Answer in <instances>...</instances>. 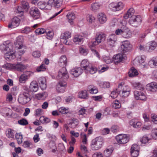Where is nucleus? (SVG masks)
<instances>
[{"mask_svg": "<svg viewBox=\"0 0 157 157\" xmlns=\"http://www.w3.org/2000/svg\"><path fill=\"white\" fill-rule=\"evenodd\" d=\"M146 87L148 90L154 92L157 90V84L155 82H152L147 84Z\"/></svg>", "mask_w": 157, "mask_h": 157, "instance_id": "nucleus-22", "label": "nucleus"}, {"mask_svg": "<svg viewBox=\"0 0 157 157\" xmlns=\"http://www.w3.org/2000/svg\"><path fill=\"white\" fill-rule=\"evenodd\" d=\"M149 63H152L155 66H157V57L153 58L149 62Z\"/></svg>", "mask_w": 157, "mask_h": 157, "instance_id": "nucleus-62", "label": "nucleus"}, {"mask_svg": "<svg viewBox=\"0 0 157 157\" xmlns=\"http://www.w3.org/2000/svg\"><path fill=\"white\" fill-rule=\"evenodd\" d=\"M81 136L82 138V142L84 144H86L87 143V138L85 134H84L82 136V133L81 134Z\"/></svg>", "mask_w": 157, "mask_h": 157, "instance_id": "nucleus-57", "label": "nucleus"}, {"mask_svg": "<svg viewBox=\"0 0 157 157\" xmlns=\"http://www.w3.org/2000/svg\"><path fill=\"white\" fill-rule=\"evenodd\" d=\"M103 143V139L101 137L99 136L96 137L91 141V149L94 151L100 149L102 146Z\"/></svg>", "mask_w": 157, "mask_h": 157, "instance_id": "nucleus-3", "label": "nucleus"}, {"mask_svg": "<svg viewBox=\"0 0 157 157\" xmlns=\"http://www.w3.org/2000/svg\"><path fill=\"white\" fill-rule=\"evenodd\" d=\"M117 36L114 34L110 35L108 38L107 42L108 44L113 47L114 46L115 44L117 41Z\"/></svg>", "mask_w": 157, "mask_h": 157, "instance_id": "nucleus-13", "label": "nucleus"}, {"mask_svg": "<svg viewBox=\"0 0 157 157\" xmlns=\"http://www.w3.org/2000/svg\"><path fill=\"white\" fill-rule=\"evenodd\" d=\"M134 94L136 99L142 100H146V96L142 92L136 90L134 91Z\"/></svg>", "mask_w": 157, "mask_h": 157, "instance_id": "nucleus-15", "label": "nucleus"}, {"mask_svg": "<svg viewBox=\"0 0 157 157\" xmlns=\"http://www.w3.org/2000/svg\"><path fill=\"white\" fill-rule=\"evenodd\" d=\"M89 91L90 93L92 94H96L98 92L97 88L93 86H89Z\"/></svg>", "mask_w": 157, "mask_h": 157, "instance_id": "nucleus-43", "label": "nucleus"}, {"mask_svg": "<svg viewBox=\"0 0 157 157\" xmlns=\"http://www.w3.org/2000/svg\"><path fill=\"white\" fill-rule=\"evenodd\" d=\"M30 76V73L26 72L22 74L19 77V81L20 83H24Z\"/></svg>", "mask_w": 157, "mask_h": 157, "instance_id": "nucleus-18", "label": "nucleus"}, {"mask_svg": "<svg viewBox=\"0 0 157 157\" xmlns=\"http://www.w3.org/2000/svg\"><path fill=\"white\" fill-rule=\"evenodd\" d=\"M122 91V96L124 97H128L130 94L131 91L130 88L128 86L125 85L123 82L121 83L118 86V89L116 90L115 92H113L111 94V96L113 98H116L117 94V93H120Z\"/></svg>", "mask_w": 157, "mask_h": 157, "instance_id": "nucleus-2", "label": "nucleus"}, {"mask_svg": "<svg viewBox=\"0 0 157 157\" xmlns=\"http://www.w3.org/2000/svg\"><path fill=\"white\" fill-rule=\"evenodd\" d=\"M124 29L122 33V36L125 38H129L131 35L129 29L125 25L123 26Z\"/></svg>", "mask_w": 157, "mask_h": 157, "instance_id": "nucleus-27", "label": "nucleus"}, {"mask_svg": "<svg viewBox=\"0 0 157 157\" xmlns=\"http://www.w3.org/2000/svg\"><path fill=\"white\" fill-rule=\"evenodd\" d=\"M122 43V44L121 46V49L124 53L130 49V43L127 40L124 41Z\"/></svg>", "mask_w": 157, "mask_h": 157, "instance_id": "nucleus-19", "label": "nucleus"}, {"mask_svg": "<svg viewBox=\"0 0 157 157\" xmlns=\"http://www.w3.org/2000/svg\"><path fill=\"white\" fill-rule=\"evenodd\" d=\"M67 85V82L64 81H59L58 82V84L57 85V86H62L63 87H64V88H65Z\"/></svg>", "mask_w": 157, "mask_h": 157, "instance_id": "nucleus-58", "label": "nucleus"}, {"mask_svg": "<svg viewBox=\"0 0 157 157\" xmlns=\"http://www.w3.org/2000/svg\"><path fill=\"white\" fill-rule=\"evenodd\" d=\"M46 2L43 1H39L37 3L38 7L41 9H44Z\"/></svg>", "mask_w": 157, "mask_h": 157, "instance_id": "nucleus-53", "label": "nucleus"}, {"mask_svg": "<svg viewBox=\"0 0 157 157\" xmlns=\"http://www.w3.org/2000/svg\"><path fill=\"white\" fill-rule=\"evenodd\" d=\"M59 111L62 114L67 113L69 112L68 109L64 107H61L59 109Z\"/></svg>", "mask_w": 157, "mask_h": 157, "instance_id": "nucleus-47", "label": "nucleus"}, {"mask_svg": "<svg viewBox=\"0 0 157 157\" xmlns=\"http://www.w3.org/2000/svg\"><path fill=\"white\" fill-rule=\"evenodd\" d=\"M38 81L41 89L43 90H45L47 87L46 78L44 77H40L38 78Z\"/></svg>", "mask_w": 157, "mask_h": 157, "instance_id": "nucleus-20", "label": "nucleus"}, {"mask_svg": "<svg viewBox=\"0 0 157 157\" xmlns=\"http://www.w3.org/2000/svg\"><path fill=\"white\" fill-rule=\"evenodd\" d=\"M30 15L34 18L37 19L40 18V13L38 8L35 7H31L29 10Z\"/></svg>", "mask_w": 157, "mask_h": 157, "instance_id": "nucleus-11", "label": "nucleus"}, {"mask_svg": "<svg viewBox=\"0 0 157 157\" xmlns=\"http://www.w3.org/2000/svg\"><path fill=\"white\" fill-rule=\"evenodd\" d=\"M22 7L25 11H27L29 7V3L27 2L24 1L21 2Z\"/></svg>", "mask_w": 157, "mask_h": 157, "instance_id": "nucleus-42", "label": "nucleus"}, {"mask_svg": "<svg viewBox=\"0 0 157 157\" xmlns=\"http://www.w3.org/2000/svg\"><path fill=\"white\" fill-rule=\"evenodd\" d=\"M87 20L90 23H92L95 20V17L92 15H88L87 16Z\"/></svg>", "mask_w": 157, "mask_h": 157, "instance_id": "nucleus-49", "label": "nucleus"}, {"mask_svg": "<svg viewBox=\"0 0 157 157\" xmlns=\"http://www.w3.org/2000/svg\"><path fill=\"white\" fill-rule=\"evenodd\" d=\"M157 44L155 41L151 42L149 44V49L151 50H153L155 49L157 47Z\"/></svg>", "mask_w": 157, "mask_h": 157, "instance_id": "nucleus-48", "label": "nucleus"}, {"mask_svg": "<svg viewBox=\"0 0 157 157\" xmlns=\"http://www.w3.org/2000/svg\"><path fill=\"white\" fill-rule=\"evenodd\" d=\"M59 65L62 67H65L67 63V58L65 55L61 56L59 59L58 62Z\"/></svg>", "mask_w": 157, "mask_h": 157, "instance_id": "nucleus-21", "label": "nucleus"}, {"mask_svg": "<svg viewBox=\"0 0 157 157\" xmlns=\"http://www.w3.org/2000/svg\"><path fill=\"white\" fill-rule=\"evenodd\" d=\"M153 138L157 140V129H154L152 131V135Z\"/></svg>", "mask_w": 157, "mask_h": 157, "instance_id": "nucleus-56", "label": "nucleus"}, {"mask_svg": "<svg viewBox=\"0 0 157 157\" xmlns=\"http://www.w3.org/2000/svg\"><path fill=\"white\" fill-rule=\"evenodd\" d=\"M48 2L52 7L58 8L62 5V2L59 0H49Z\"/></svg>", "mask_w": 157, "mask_h": 157, "instance_id": "nucleus-24", "label": "nucleus"}, {"mask_svg": "<svg viewBox=\"0 0 157 157\" xmlns=\"http://www.w3.org/2000/svg\"><path fill=\"white\" fill-rule=\"evenodd\" d=\"M105 38V35L102 33H97L95 37V41H92L89 44L90 47H94L99 44L101 41Z\"/></svg>", "mask_w": 157, "mask_h": 157, "instance_id": "nucleus-6", "label": "nucleus"}, {"mask_svg": "<svg viewBox=\"0 0 157 157\" xmlns=\"http://www.w3.org/2000/svg\"><path fill=\"white\" fill-rule=\"evenodd\" d=\"M129 124L130 125L136 128H140L142 125L141 122L136 119H132L130 120Z\"/></svg>", "mask_w": 157, "mask_h": 157, "instance_id": "nucleus-16", "label": "nucleus"}, {"mask_svg": "<svg viewBox=\"0 0 157 157\" xmlns=\"http://www.w3.org/2000/svg\"><path fill=\"white\" fill-rule=\"evenodd\" d=\"M135 12V11L134 9L132 8H130L128 11L127 13H125L124 16V17L125 19H127L129 17L131 18L133 17L134 16V14Z\"/></svg>", "mask_w": 157, "mask_h": 157, "instance_id": "nucleus-29", "label": "nucleus"}, {"mask_svg": "<svg viewBox=\"0 0 157 157\" xmlns=\"http://www.w3.org/2000/svg\"><path fill=\"white\" fill-rule=\"evenodd\" d=\"M145 59L144 56H138L134 60V62L136 65L140 66L144 63Z\"/></svg>", "mask_w": 157, "mask_h": 157, "instance_id": "nucleus-17", "label": "nucleus"}, {"mask_svg": "<svg viewBox=\"0 0 157 157\" xmlns=\"http://www.w3.org/2000/svg\"><path fill=\"white\" fill-rule=\"evenodd\" d=\"M0 49L2 51L6 52L4 57L7 60H11L15 58L13 44L9 41H6L1 44Z\"/></svg>", "mask_w": 157, "mask_h": 157, "instance_id": "nucleus-1", "label": "nucleus"}, {"mask_svg": "<svg viewBox=\"0 0 157 157\" xmlns=\"http://www.w3.org/2000/svg\"><path fill=\"white\" fill-rule=\"evenodd\" d=\"M45 32V30L44 29L38 28L35 30V33L36 34L39 35L43 34Z\"/></svg>", "mask_w": 157, "mask_h": 157, "instance_id": "nucleus-52", "label": "nucleus"}, {"mask_svg": "<svg viewBox=\"0 0 157 157\" xmlns=\"http://www.w3.org/2000/svg\"><path fill=\"white\" fill-rule=\"evenodd\" d=\"M15 137L18 144H20L22 143L23 136L21 133H17L16 134Z\"/></svg>", "mask_w": 157, "mask_h": 157, "instance_id": "nucleus-39", "label": "nucleus"}, {"mask_svg": "<svg viewBox=\"0 0 157 157\" xmlns=\"http://www.w3.org/2000/svg\"><path fill=\"white\" fill-rule=\"evenodd\" d=\"M20 21V20L17 17H14L12 19L11 22L9 23L8 28L13 29L17 27L19 24Z\"/></svg>", "mask_w": 157, "mask_h": 157, "instance_id": "nucleus-12", "label": "nucleus"}, {"mask_svg": "<svg viewBox=\"0 0 157 157\" xmlns=\"http://www.w3.org/2000/svg\"><path fill=\"white\" fill-rule=\"evenodd\" d=\"M18 122L19 124L23 125H25L28 124L27 120L24 119H22L18 121Z\"/></svg>", "mask_w": 157, "mask_h": 157, "instance_id": "nucleus-54", "label": "nucleus"}, {"mask_svg": "<svg viewBox=\"0 0 157 157\" xmlns=\"http://www.w3.org/2000/svg\"><path fill=\"white\" fill-rule=\"evenodd\" d=\"M69 77L67 69L65 67H62L58 72V75L56 76V79L59 80L61 78L67 79Z\"/></svg>", "mask_w": 157, "mask_h": 157, "instance_id": "nucleus-10", "label": "nucleus"}, {"mask_svg": "<svg viewBox=\"0 0 157 157\" xmlns=\"http://www.w3.org/2000/svg\"><path fill=\"white\" fill-rule=\"evenodd\" d=\"M139 151H131V156L132 157H137L139 155Z\"/></svg>", "mask_w": 157, "mask_h": 157, "instance_id": "nucleus-64", "label": "nucleus"}, {"mask_svg": "<svg viewBox=\"0 0 157 157\" xmlns=\"http://www.w3.org/2000/svg\"><path fill=\"white\" fill-rule=\"evenodd\" d=\"M78 96L79 98L86 99L88 98L87 92L86 90L81 91L79 92Z\"/></svg>", "mask_w": 157, "mask_h": 157, "instance_id": "nucleus-33", "label": "nucleus"}, {"mask_svg": "<svg viewBox=\"0 0 157 157\" xmlns=\"http://www.w3.org/2000/svg\"><path fill=\"white\" fill-rule=\"evenodd\" d=\"M31 29L30 27H25L23 30H22L21 33L27 34L31 31Z\"/></svg>", "mask_w": 157, "mask_h": 157, "instance_id": "nucleus-55", "label": "nucleus"}, {"mask_svg": "<svg viewBox=\"0 0 157 157\" xmlns=\"http://www.w3.org/2000/svg\"><path fill=\"white\" fill-rule=\"evenodd\" d=\"M14 68L18 71H22L26 68L25 66L23 64L19 63L13 66Z\"/></svg>", "mask_w": 157, "mask_h": 157, "instance_id": "nucleus-30", "label": "nucleus"}, {"mask_svg": "<svg viewBox=\"0 0 157 157\" xmlns=\"http://www.w3.org/2000/svg\"><path fill=\"white\" fill-rule=\"evenodd\" d=\"M39 120L40 121L41 123L44 124L48 123L50 121V119L43 116L40 117V118Z\"/></svg>", "mask_w": 157, "mask_h": 157, "instance_id": "nucleus-40", "label": "nucleus"}, {"mask_svg": "<svg viewBox=\"0 0 157 157\" xmlns=\"http://www.w3.org/2000/svg\"><path fill=\"white\" fill-rule=\"evenodd\" d=\"M124 59L122 54H119L114 55L113 57V61L115 63L117 64L121 62Z\"/></svg>", "mask_w": 157, "mask_h": 157, "instance_id": "nucleus-26", "label": "nucleus"}, {"mask_svg": "<svg viewBox=\"0 0 157 157\" xmlns=\"http://www.w3.org/2000/svg\"><path fill=\"white\" fill-rule=\"evenodd\" d=\"M39 87L37 83L35 81H32L29 86V90L33 92H35L38 90Z\"/></svg>", "mask_w": 157, "mask_h": 157, "instance_id": "nucleus-23", "label": "nucleus"}, {"mask_svg": "<svg viewBox=\"0 0 157 157\" xmlns=\"http://www.w3.org/2000/svg\"><path fill=\"white\" fill-rule=\"evenodd\" d=\"M83 72V70L81 67H78L72 69L70 71V73L75 77H77Z\"/></svg>", "mask_w": 157, "mask_h": 157, "instance_id": "nucleus-14", "label": "nucleus"}, {"mask_svg": "<svg viewBox=\"0 0 157 157\" xmlns=\"http://www.w3.org/2000/svg\"><path fill=\"white\" fill-rule=\"evenodd\" d=\"M89 62L87 59H84L82 61L81 63V66L84 68V70L90 64Z\"/></svg>", "mask_w": 157, "mask_h": 157, "instance_id": "nucleus-41", "label": "nucleus"}, {"mask_svg": "<svg viewBox=\"0 0 157 157\" xmlns=\"http://www.w3.org/2000/svg\"><path fill=\"white\" fill-rule=\"evenodd\" d=\"M100 5L98 3L96 2L93 3L91 6L92 10H96L99 9Z\"/></svg>", "mask_w": 157, "mask_h": 157, "instance_id": "nucleus-50", "label": "nucleus"}, {"mask_svg": "<svg viewBox=\"0 0 157 157\" xmlns=\"http://www.w3.org/2000/svg\"><path fill=\"white\" fill-rule=\"evenodd\" d=\"M21 37L17 38L16 42L15 43V46L18 50V53L19 55L23 54L25 51V48L23 46L22 40H21ZM22 38V37H21Z\"/></svg>", "mask_w": 157, "mask_h": 157, "instance_id": "nucleus-5", "label": "nucleus"}, {"mask_svg": "<svg viewBox=\"0 0 157 157\" xmlns=\"http://www.w3.org/2000/svg\"><path fill=\"white\" fill-rule=\"evenodd\" d=\"M113 107L115 109H119L121 107V104L118 101H115L113 103Z\"/></svg>", "mask_w": 157, "mask_h": 157, "instance_id": "nucleus-46", "label": "nucleus"}, {"mask_svg": "<svg viewBox=\"0 0 157 157\" xmlns=\"http://www.w3.org/2000/svg\"><path fill=\"white\" fill-rule=\"evenodd\" d=\"M83 39V37L81 35H76L73 39V41L76 44H79Z\"/></svg>", "mask_w": 157, "mask_h": 157, "instance_id": "nucleus-34", "label": "nucleus"}, {"mask_svg": "<svg viewBox=\"0 0 157 157\" xmlns=\"http://www.w3.org/2000/svg\"><path fill=\"white\" fill-rule=\"evenodd\" d=\"M132 86L134 88L141 90L142 89L141 84L139 83L134 82L132 83Z\"/></svg>", "mask_w": 157, "mask_h": 157, "instance_id": "nucleus-44", "label": "nucleus"}, {"mask_svg": "<svg viewBox=\"0 0 157 157\" xmlns=\"http://www.w3.org/2000/svg\"><path fill=\"white\" fill-rule=\"evenodd\" d=\"M54 33L52 31H48L47 33L46 38L49 39H52Z\"/></svg>", "mask_w": 157, "mask_h": 157, "instance_id": "nucleus-60", "label": "nucleus"}, {"mask_svg": "<svg viewBox=\"0 0 157 157\" xmlns=\"http://www.w3.org/2000/svg\"><path fill=\"white\" fill-rule=\"evenodd\" d=\"M124 6V4L121 2H112L109 5V8L115 11L122 10Z\"/></svg>", "mask_w": 157, "mask_h": 157, "instance_id": "nucleus-9", "label": "nucleus"}, {"mask_svg": "<svg viewBox=\"0 0 157 157\" xmlns=\"http://www.w3.org/2000/svg\"><path fill=\"white\" fill-rule=\"evenodd\" d=\"M111 131L113 132H116L119 131V127L116 125L113 126L111 129Z\"/></svg>", "mask_w": 157, "mask_h": 157, "instance_id": "nucleus-63", "label": "nucleus"}, {"mask_svg": "<svg viewBox=\"0 0 157 157\" xmlns=\"http://www.w3.org/2000/svg\"><path fill=\"white\" fill-rule=\"evenodd\" d=\"M138 75V73L137 70L134 68L132 67L128 72V75L129 77H133Z\"/></svg>", "mask_w": 157, "mask_h": 157, "instance_id": "nucleus-31", "label": "nucleus"}, {"mask_svg": "<svg viewBox=\"0 0 157 157\" xmlns=\"http://www.w3.org/2000/svg\"><path fill=\"white\" fill-rule=\"evenodd\" d=\"M142 21V18L140 16L135 15L130 18L129 22L132 26L137 27L140 24Z\"/></svg>", "mask_w": 157, "mask_h": 157, "instance_id": "nucleus-7", "label": "nucleus"}, {"mask_svg": "<svg viewBox=\"0 0 157 157\" xmlns=\"http://www.w3.org/2000/svg\"><path fill=\"white\" fill-rule=\"evenodd\" d=\"M46 69L45 65L44 63H42L36 68V70L37 72H39L44 71Z\"/></svg>", "mask_w": 157, "mask_h": 157, "instance_id": "nucleus-45", "label": "nucleus"}, {"mask_svg": "<svg viewBox=\"0 0 157 157\" xmlns=\"http://www.w3.org/2000/svg\"><path fill=\"white\" fill-rule=\"evenodd\" d=\"M14 131L10 129H8L6 131V134L9 138H12L14 136Z\"/></svg>", "mask_w": 157, "mask_h": 157, "instance_id": "nucleus-38", "label": "nucleus"}, {"mask_svg": "<svg viewBox=\"0 0 157 157\" xmlns=\"http://www.w3.org/2000/svg\"><path fill=\"white\" fill-rule=\"evenodd\" d=\"M61 38L63 40H67L71 37V33L68 31H66L61 36Z\"/></svg>", "mask_w": 157, "mask_h": 157, "instance_id": "nucleus-35", "label": "nucleus"}, {"mask_svg": "<svg viewBox=\"0 0 157 157\" xmlns=\"http://www.w3.org/2000/svg\"><path fill=\"white\" fill-rule=\"evenodd\" d=\"M69 22L71 25L73 24V20L75 18V14L73 13H68L67 15Z\"/></svg>", "mask_w": 157, "mask_h": 157, "instance_id": "nucleus-32", "label": "nucleus"}, {"mask_svg": "<svg viewBox=\"0 0 157 157\" xmlns=\"http://www.w3.org/2000/svg\"><path fill=\"white\" fill-rule=\"evenodd\" d=\"M124 25H123L121 27V29H117L115 32V33L116 35H122V33L123 31V29H124L123 26H124Z\"/></svg>", "mask_w": 157, "mask_h": 157, "instance_id": "nucleus-59", "label": "nucleus"}, {"mask_svg": "<svg viewBox=\"0 0 157 157\" xmlns=\"http://www.w3.org/2000/svg\"><path fill=\"white\" fill-rule=\"evenodd\" d=\"M99 86L102 88H108L110 86L109 83L108 82H99Z\"/></svg>", "mask_w": 157, "mask_h": 157, "instance_id": "nucleus-36", "label": "nucleus"}, {"mask_svg": "<svg viewBox=\"0 0 157 157\" xmlns=\"http://www.w3.org/2000/svg\"><path fill=\"white\" fill-rule=\"evenodd\" d=\"M116 139L118 144H124L129 141V138L126 134H120L116 136Z\"/></svg>", "mask_w": 157, "mask_h": 157, "instance_id": "nucleus-8", "label": "nucleus"}, {"mask_svg": "<svg viewBox=\"0 0 157 157\" xmlns=\"http://www.w3.org/2000/svg\"><path fill=\"white\" fill-rule=\"evenodd\" d=\"M150 139L148 138L147 136L144 135L140 139V141L142 144H146L148 142Z\"/></svg>", "mask_w": 157, "mask_h": 157, "instance_id": "nucleus-51", "label": "nucleus"}, {"mask_svg": "<svg viewBox=\"0 0 157 157\" xmlns=\"http://www.w3.org/2000/svg\"><path fill=\"white\" fill-rule=\"evenodd\" d=\"M97 71V68L92 66L90 64L85 70V71L86 73H90V74H94Z\"/></svg>", "mask_w": 157, "mask_h": 157, "instance_id": "nucleus-25", "label": "nucleus"}, {"mask_svg": "<svg viewBox=\"0 0 157 157\" xmlns=\"http://www.w3.org/2000/svg\"><path fill=\"white\" fill-rule=\"evenodd\" d=\"M98 17L99 21L101 24L105 23L107 20L106 15L102 13H99L98 14Z\"/></svg>", "mask_w": 157, "mask_h": 157, "instance_id": "nucleus-28", "label": "nucleus"}, {"mask_svg": "<svg viewBox=\"0 0 157 157\" xmlns=\"http://www.w3.org/2000/svg\"><path fill=\"white\" fill-rule=\"evenodd\" d=\"M113 151L112 148H107L104 151L103 155L105 157H108L110 156Z\"/></svg>", "mask_w": 157, "mask_h": 157, "instance_id": "nucleus-37", "label": "nucleus"}, {"mask_svg": "<svg viewBox=\"0 0 157 157\" xmlns=\"http://www.w3.org/2000/svg\"><path fill=\"white\" fill-rule=\"evenodd\" d=\"M139 147L137 144H134L132 146L131 151H139Z\"/></svg>", "mask_w": 157, "mask_h": 157, "instance_id": "nucleus-61", "label": "nucleus"}, {"mask_svg": "<svg viewBox=\"0 0 157 157\" xmlns=\"http://www.w3.org/2000/svg\"><path fill=\"white\" fill-rule=\"evenodd\" d=\"M30 95L28 92H23L21 94L18 98L19 103L22 105L26 104L31 100Z\"/></svg>", "mask_w": 157, "mask_h": 157, "instance_id": "nucleus-4", "label": "nucleus"}]
</instances>
